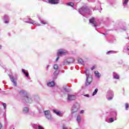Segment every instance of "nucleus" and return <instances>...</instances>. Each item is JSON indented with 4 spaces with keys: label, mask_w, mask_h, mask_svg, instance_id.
<instances>
[{
    "label": "nucleus",
    "mask_w": 129,
    "mask_h": 129,
    "mask_svg": "<svg viewBox=\"0 0 129 129\" xmlns=\"http://www.w3.org/2000/svg\"><path fill=\"white\" fill-rule=\"evenodd\" d=\"M19 94L20 95H23L24 98L23 99V101L24 102H27L28 103H32L33 102V100L31 97V95L30 94L27 93L26 91L24 90H22L19 92Z\"/></svg>",
    "instance_id": "1"
},
{
    "label": "nucleus",
    "mask_w": 129,
    "mask_h": 129,
    "mask_svg": "<svg viewBox=\"0 0 129 129\" xmlns=\"http://www.w3.org/2000/svg\"><path fill=\"white\" fill-rule=\"evenodd\" d=\"M85 74L87 77L85 85L86 86H88V85H90V84L92 82V77L89 75V71L88 70H86Z\"/></svg>",
    "instance_id": "2"
},
{
    "label": "nucleus",
    "mask_w": 129,
    "mask_h": 129,
    "mask_svg": "<svg viewBox=\"0 0 129 129\" xmlns=\"http://www.w3.org/2000/svg\"><path fill=\"white\" fill-rule=\"evenodd\" d=\"M79 13L82 16L89 15V14H90V10L87 7H82L81 9L79 10Z\"/></svg>",
    "instance_id": "3"
},
{
    "label": "nucleus",
    "mask_w": 129,
    "mask_h": 129,
    "mask_svg": "<svg viewBox=\"0 0 129 129\" xmlns=\"http://www.w3.org/2000/svg\"><path fill=\"white\" fill-rule=\"evenodd\" d=\"M79 108H80V105H79L78 103H76L75 104H74L72 108V114H73V113L77 112Z\"/></svg>",
    "instance_id": "4"
},
{
    "label": "nucleus",
    "mask_w": 129,
    "mask_h": 129,
    "mask_svg": "<svg viewBox=\"0 0 129 129\" xmlns=\"http://www.w3.org/2000/svg\"><path fill=\"white\" fill-rule=\"evenodd\" d=\"M67 54V51L64 50V49H59L58 50V52L57 53V57L55 60V61H58L59 60V56H62V55H66Z\"/></svg>",
    "instance_id": "5"
},
{
    "label": "nucleus",
    "mask_w": 129,
    "mask_h": 129,
    "mask_svg": "<svg viewBox=\"0 0 129 129\" xmlns=\"http://www.w3.org/2000/svg\"><path fill=\"white\" fill-rule=\"evenodd\" d=\"M44 115L45 117H46V118L48 119V120H51V119H52V116L51 115V113H50V111L46 110L44 111Z\"/></svg>",
    "instance_id": "6"
},
{
    "label": "nucleus",
    "mask_w": 129,
    "mask_h": 129,
    "mask_svg": "<svg viewBox=\"0 0 129 129\" xmlns=\"http://www.w3.org/2000/svg\"><path fill=\"white\" fill-rule=\"evenodd\" d=\"M107 96L108 97V100H111L113 97V92L112 91H109L107 93Z\"/></svg>",
    "instance_id": "7"
},
{
    "label": "nucleus",
    "mask_w": 129,
    "mask_h": 129,
    "mask_svg": "<svg viewBox=\"0 0 129 129\" xmlns=\"http://www.w3.org/2000/svg\"><path fill=\"white\" fill-rule=\"evenodd\" d=\"M89 23L92 24L93 27H97V23L95 21V18H92L91 19H89Z\"/></svg>",
    "instance_id": "8"
},
{
    "label": "nucleus",
    "mask_w": 129,
    "mask_h": 129,
    "mask_svg": "<svg viewBox=\"0 0 129 129\" xmlns=\"http://www.w3.org/2000/svg\"><path fill=\"white\" fill-rule=\"evenodd\" d=\"M29 21H26L25 23H28V24H32V25H37V26H40V24H37L36 21H34L31 18L28 19Z\"/></svg>",
    "instance_id": "9"
},
{
    "label": "nucleus",
    "mask_w": 129,
    "mask_h": 129,
    "mask_svg": "<svg viewBox=\"0 0 129 129\" xmlns=\"http://www.w3.org/2000/svg\"><path fill=\"white\" fill-rule=\"evenodd\" d=\"M76 99V96L73 95H68V100L72 101L75 100Z\"/></svg>",
    "instance_id": "10"
},
{
    "label": "nucleus",
    "mask_w": 129,
    "mask_h": 129,
    "mask_svg": "<svg viewBox=\"0 0 129 129\" xmlns=\"http://www.w3.org/2000/svg\"><path fill=\"white\" fill-rule=\"evenodd\" d=\"M9 76L10 78L11 81L12 82V83H13L14 86H17V82L15 81V78H14V77H12L11 75H9Z\"/></svg>",
    "instance_id": "11"
},
{
    "label": "nucleus",
    "mask_w": 129,
    "mask_h": 129,
    "mask_svg": "<svg viewBox=\"0 0 129 129\" xmlns=\"http://www.w3.org/2000/svg\"><path fill=\"white\" fill-rule=\"evenodd\" d=\"M59 0H48L49 4L51 5H56V4H59Z\"/></svg>",
    "instance_id": "12"
},
{
    "label": "nucleus",
    "mask_w": 129,
    "mask_h": 129,
    "mask_svg": "<svg viewBox=\"0 0 129 129\" xmlns=\"http://www.w3.org/2000/svg\"><path fill=\"white\" fill-rule=\"evenodd\" d=\"M113 76L115 79H119V76L116 73H113Z\"/></svg>",
    "instance_id": "13"
},
{
    "label": "nucleus",
    "mask_w": 129,
    "mask_h": 129,
    "mask_svg": "<svg viewBox=\"0 0 129 129\" xmlns=\"http://www.w3.org/2000/svg\"><path fill=\"white\" fill-rule=\"evenodd\" d=\"M122 3L124 8H126V6H127V3H128V0H123Z\"/></svg>",
    "instance_id": "14"
},
{
    "label": "nucleus",
    "mask_w": 129,
    "mask_h": 129,
    "mask_svg": "<svg viewBox=\"0 0 129 129\" xmlns=\"http://www.w3.org/2000/svg\"><path fill=\"white\" fill-rule=\"evenodd\" d=\"M55 86V83L54 82H51L48 83H47V86H49V87H53V86Z\"/></svg>",
    "instance_id": "15"
},
{
    "label": "nucleus",
    "mask_w": 129,
    "mask_h": 129,
    "mask_svg": "<svg viewBox=\"0 0 129 129\" xmlns=\"http://www.w3.org/2000/svg\"><path fill=\"white\" fill-rule=\"evenodd\" d=\"M53 111L54 112V113H56L57 115H62V114H63L61 112L57 111V110L53 109Z\"/></svg>",
    "instance_id": "16"
},
{
    "label": "nucleus",
    "mask_w": 129,
    "mask_h": 129,
    "mask_svg": "<svg viewBox=\"0 0 129 129\" xmlns=\"http://www.w3.org/2000/svg\"><path fill=\"white\" fill-rule=\"evenodd\" d=\"M95 75L97 77V78H100V74L98 71L95 72Z\"/></svg>",
    "instance_id": "17"
},
{
    "label": "nucleus",
    "mask_w": 129,
    "mask_h": 129,
    "mask_svg": "<svg viewBox=\"0 0 129 129\" xmlns=\"http://www.w3.org/2000/svg\"><path fill=\"white\" fill-rule=\"evenodd\" d=\"M22 72L24 73V74L25 75V76H26V77H27V78H28V77H29V73L26 72L25 71V70H24V69H22Z\"/></svg>",
    "instance_id": "18"
},
{
    "label": "nucleus",
    "mask_w": 129,
    "mask_h": 129,
    "mask_svg": "<svg viewBox=\"0 0 129 129\" xmlns=\"http://www.w3.org/2000/svg\"><path fill=\"white\" fill-rule=\"evenodd\" d=\"M29 112V108L28 107H25L23 109V113H27Z\"/></svg>",
    "instance_id": "19"
},
{
    "label": "nucleus",
    "mask_w": 129,
    "mask_h": 129,
    "mask_svg": "<svg viewBox=\"0 0 129 129\" xmlns=\"http://www.w3.org/2000/svg\"><path fill=\"white\" fill-rule=\"evenodd\" d=\"M79 63H80L82 64V65H84V61H83V60L81 58H80L78 59Z\"/></svg>",
    "instance_id": "20"
},
{
    "label": "nucleus",
    "mask_w": 129,
    "mask_h": 129,
    "mask_svg": "<svg viewBox=\"0 0 129 129\" xmlns=\"http://www.w3.org/2000/svg\"><path fill=\"white\" fill-rule=\"evenodd\" d=\"M81 120V117H80V116H78L77 117V121H78V122H80Z\"/></svg>",
    "instance_id": "21"
},
{
    "label": "nucleus",
    "mask_w": 129,
    "mask_h": 129,
    "mask_svg": "<svg viewBox=\"0 0 129 129\" xmlns=\"http://www.w3.org/2000/svg\"><path fill=\"white\" fill-rule=\"evenodd\" d=\"M98 91V89H96L95 90L94 92L93 93V94H92L93 96L95 95V94H96V93H97Z\"/></svg>",
    "instance_id": "22"
},
{
    "label": "nucleus",
    "mask_w": 129,
    "mask_h": 129,
    "mask_svg": "<svg viewBox=\"0 0 129 129\" xmlns=\"http://www.w3.org/2000/svg\"><path fill=\"white\" fill-rule=\"evenodd\" d=\"M40 23L43 25H46L47 24V22L44 20H40Z\"/></svg>",
    "instance_id": "23"
},
{
    "label": "nucleus",
    "mask_w": 129,
    "mask_h": 129,
    "mask_svg": "<svg viewBox=\"0 0 129 129\" xmlns=\"http://www.w3.org/2000/svg\"><path fill=\"white\" fill-rule=\"evenodd\" d=\"M58 74H59V72H58L57 71H56L54 72L53 75H54V76H57V75H58Z\"/></svg>",
    "instance_id": "24"
},
{
    "label": "nucleus",
    "mask_w": 129,
    "mask_h": 129,
    "mask_svg": "<svg viewBox=\"0 0 129 129\" xmlns=\"http://www.w3.org/2000/svg\"><path fill=\"white\" fill-rule=\"evenodd\" d=\"M68 6H70L71 7H73L74 6V4L72 2L68 3Z\"/></svg>",
    "instance_id": "25"
},
{
    "label": "nucleus",
    "mask_w": 129,
    "mask_h": 129,
    "mask_svg": "<svg viewBox=\"0 0 129 129\" xmlns=\"http://www.w3.org/2000/svg\"><path fill=\"white\" fill-rule=\"evenodd\" d=\"M53 68L55 70H57V69H58V68H59V67H58L57 64H54Z\"/></svg>",
    "instance_id": "26"
},
{
    "label": "nucleus",
    "mask_w": 129,
    "mask_h": 129,
    "mask_svg": "<svg viewBox=\"0 0 129 129\" xmlns=\"http://www.w3.org/2000/svg\"><path fill=\"white\" fill-rule=\"evenodd\" d=\"M109 121H110V122H113L114 120H113V118H110L109 119Z\"/></svg>",
    "instance_id": "27"
},
{
    "label": "nucleus",
    "mask_w": 129,
    "mask_h": 129,
    "mask_svg": "<svg viewBox=\"0 0 129 129\" xmlns=\"http://www.w3.org/2000/svg\"><path fill=\"white\" fill-rule=\"evenodd\" d=\"M128 107H129L128 104L126 103V104H125V109H126V110H128Z\"/></svg>",
    "instance_id": "28"
},
{
    "label": "nucleus",
    "mask_w": 129,
    "mask_h": 129,
    "mask_svg": "<svg viewBox=\"0 0 129 129\" xmlns=\"http://www.w3.org/2000/svg\"><path fill=\"white\" fill-rule=\"evenodd\" d=\"M74 62V59H73L72 61H67L68 64H71V63H73Z\"/></svg>",
    "instance_id": "29"
},
{
    "label": "nucleus",
    "mask_w": 129,
    "mask_h": 129,
    "mask_svg": "<svg viewBox=\"0 0 129 129\" xmlns=\"http://www.w3.org/2000/svg\"><path fill=\"white\" fill-rule=\"evenodd\" d=\"M111 53V54H113V53H114V51H108V52H107V53H106V54H109V53Z\"/></svg>",
    "instance_id": "30"
},
{
    "label": "nucleus",
    "mask_w": 129,
    "mask_h": 129,
    "mask_svg": "<svg viewBox=\"0 0 129 129\" xmlns=\"http://www.w3.org/2000/svg\"><path fill=\"white\" fill-rule=\"evenodd\" d=\"M3 105L4 107V109H6V107H7V104L5 103H3Z\"/></svg>",
    "instance_id": "31"
},
{
    "label": "nucleus",
    "mask_w": 129,
    "mask_h": 129,
    "mask_svg": "<svg viewBox=\"0 0 129 129\" xmlns=\"http://www.w3.org/2000/svg\"><path fill=\"white\" fill-rule=\"evenodd\" d=\"M4 19L5 20H8L9 19V16H8V15H5L4 16Z\"/></svg>",
    "instance_id": "32"
},
{
    "label": "nucleus",
    "mask_w": 129,
    "mask_h": 129,
    "mask_svg": "<svg viewBox=\"0 0 129 129\" xmlns=\"http://www.w3.org/2000/svg\"><path fill=\"white\" fill-rule=\"evenodd\" d=\"M91 70H94L95 69V66H93L92 68H91Z\"/></svg>",
    "instance_id": "33"
},
{
    "label": "nucleus",
    "mask_w": 129,
    "mask_h": 129,
    "mask_svg": "<svg viewBox=\"0 0 129 129\" xmlns=\"http://www.w3.org/2000/svg\"><path fill=\"white\" fill-rule=\"evenodd\" d=\"M64 90H65V91H67V92H69V91L67 90V88H64Z\"/></svg>",
    "instance_id": "34"
},
{
    "label": "nucleus",
    "mask_w": 129,
    "mask_h": 129,
    "mask_svg": "<svg viewBox=\"0 0 129 129\" xmlns=\"http://www.w3.org/2000/svg\"><path fill=\"white\" fill-rule=\"evenodd\" d=\"M38 129H43V127H42L41 125H39Z\"/></svg>",
    "instance_id": "35"
},
{
    "label": "nucleus",
    "mask_w": 129,
    "mask_h": 129,
    "mask_svg": "<svg viewBox=\"0 0 129 129\" xmlns=\"http://www.w3.org/2000/svg\"><path fill=\"white\" fill-rule=\"evenodd\" d=\"M84 113V110H82V111H80V113L82 114Z\"/></svg>",
    "instance_id": "36"
},
{
    "label": "nucleus",
    "mask_w": 129,
    "mask_h": 129,
    "mask_svg": "<svg viewBox=\"0 0 129 129\" xmlns=\"http://www.w3.org/2000/svg\"><path fill=\"white\" fill-rule=\"evenodd\" d=\"M5 24H9V21L6 20L5 21Z\"/></svg>",
    "instance_id": "37"
},
{
    "label": "nucleus",
    "mask_w": 129,
    "mask_h": 129,
    "mask_svg": "<svg viewBox=\"0 0 129 129\" xmlns=\"http://www.w3.org/2000/svg\"><path fill=\"white\" fill-rule=\"evenodd\" d=\"M85 96H86L87 97H89V95L87 94V95H85Z\"/></svg>",
    "instance_id": "38"
},
{
    "label": "nucleus",
    "mask_w": 129,
    "mask_h": 129,
    "mask_svg": "<svg viewBox=\"0 0 129 129\" xmlns=\"http://www.w3.org/2000/svg\"><path fill=\"white\" fill-rule=\"evenodd\" d=\"M123 30L124 31H126V28H125V27H124V28L123 29Z\"/></svg>",
    "instance_id": "39"
},
{
    "label": "nucleus",
    "mask_w": 129,
    "mask_h": 129,
    "mask_svg": "<svg viewBox=\"0 0 129 129\" xmlns=\"http://www.w3.org/2000/svg\"><path fill=\"white\" fill-rule=\"evenodd\" d=\"M127 51H129V46H128V47H127Z\"/></svg>",
    "instance_id": "40"
},
{
    "label": "nucleus",
    "mask_w": 129,
    "mask_h": 129,
    "mask_svg": "<svg viewBox=\"0 0 129 129\" xmlns=\"http://www.w3.org/2000/svg\"><path fill=\"white\" fill-rule=\"evenodd\" d=\"M2 128V124L0 123V129Z\"/></svg>",
    "instance_id": "41"
},
{
    "label": "nucleus",
    "mask_w": 129,
    "mask_h": 129,
    "mask_svg": "<svg viewBox=\"0 0 129 129\" xmlns=\"http://www.w3.org/2000/svg\"><path fill=\"white\" fill-rule=\"evenodd\" d=\"M114 114H115V115H116V112H114Z\"/></svg>",
    "instance_id": "42"
},
{
    "label": "nucleus",
    "mask_w": 129,
    "mask_h": 129,
    "mask_svg": "<svg viewBox=\"0 0 129 129\" xmlns=\"http://www.w3.org/2000/svg\"><path fill=\"white\" fill-rule=\"evenodd\" d=\"M103 35H107V34L102 33Z\"/></svg>",
    "instance_id": "43"
},
{
    "label": "nucleus",
    "mask_w": 129,
    "mask_h": 129,
    "mask_svg": "<svg viewBox=\"0 0 129 129\" xmlns=\"http://www.w3.org/2000/svg\"><path fill=\"white\" fill-rule=\"evenodd\" d=\"M46 68H49V65H48L47 66V67H46Z\"/></svg>",
    "instance_id": "44"
},
{
    "label": "nucleus",
    "mask_w": 129,
    "mask_h": 129,
    "mask_svg": "<svg viewBox=\"0 0 129 129\" xmlns=\"http://www.w3.org/2000/svg\"><path fill=\"white\" fill-rule=\"evenodd\" d=\"M2 48V46L1 45H0V49H1Z\"/></svg>",
    "instance_id": "45"
},
{
    "label": "nucleus",
    "mask_w": 129,
    "mask_h": 129,
    "mask_svg": "<svg viewBox=\"0 0 129 129\" xmlns=\"http://www.w3.org/2000/svg\"><path fill=\"white\" fill-rule=\"evenodd\" d=\"M96 30V27L95 28Z\"/></svg>",
    "instance_id": "46"
}]
</instances>
